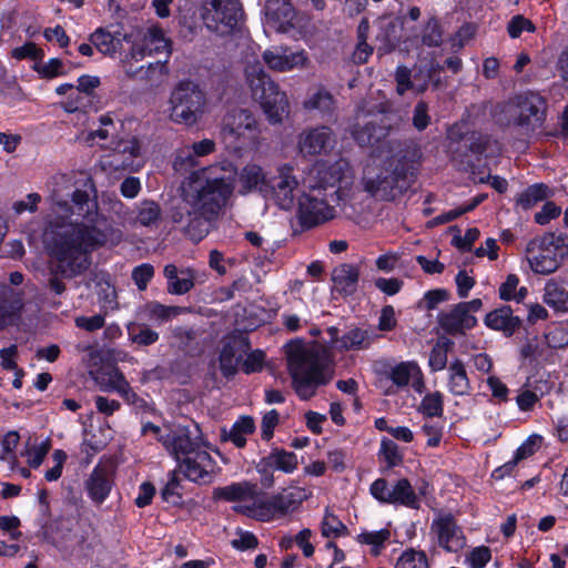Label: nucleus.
<instances>
[{
	"mask_svg": "<svg viewBox=\"0 0 568 568\" xmlns=\"http://www.w3.org/2000/svg\"><path fill=\"white\" fill-rule=\"evenodd\" d=\"M547 345L551 348H564L568 346V325L559 324L551 327L546 334Z\"/></svg>",
	"mask_w": 568,
	"mask_h": 568,
	"instance_id": "52",
	"label": "nucleus"
},
{
	"mask_svg": "<svg viewBox=\"0 0 568 568\" xmlns=\"http://www.w3.org/2000/svg\"><path fill=\"white\" fill-rule=\"evenodd\" d=\"M172 477L161 490L162 499L172 505H179L182 501V496L179 491L180 480L176 477V471L171 473Z\"/></svg>",
	"mask_w": 568,
	"mask_h": 568,
	"instance_id": "58",
	"label": "nucleus"
},
{
	"mask_svg": "<svg viewBox=\"0 0 568 568\" xmlns=\"http://www.w3.org/2000/svg\"><path fill=\"white\" fill-rule=\"evenodd\" d=\"M432 529L436 532L438 545L450 552L465 546V537L453 515L440 516L434 520Z\"/></svg>",
	"mask_w": 568,
	"mask_h": 568,
	"instance_id": "18",
	"label": "nucleus"
},
{
	"mask_svg": "<svg viewBox=\"0 0 568 568\" xmlns=\"http://www.w3.org/2000/svg\"><path fill=\"white\" fill-rule=\"evenodd\" d=\"M418 75L419 73L412 72L408 68L400 65L396 69L395 79L397 82V91L399 94H403L409 89H415L417 92H424L426 90V83L418 84Z\"/></svg>",
	"mask_w": 568,
	"mask_h": 568,
	"instance_id": "43",
	"label": "nucleus"
},
{
	"mask_svg": "<svg viewBox=\"0 0 568 568\" xmlns=\"http://www.w3.org/2000/svg\"><path fill=\"white\" fill-rule=\"evenodd\" d=\"M514 116V124L521 128L525 133L534 131L545 119L544 100L532 93L518 97Z\"/></svg>",
	"mask_w": 568,
	"mask_h": 568,
	"instance_id": "14",
	"label": "nucleus"
},
{
	"mask_svg": "<svg viewBox=\"0 0 568 568\" xmlns=\"http://www.w3.org/2000/svg\"><path fill=\"white\" fill-rule=\"evenodd\" d=\"M381 453L383 454L388 467L397 466L402 463L403 457L398 452V446L390 439H383L381 444Z\"/></svg>",
	"mask_w": 568,
	"mask_h": 568,
	"instance_id": "62",
	"label": "nucleus"
},
{
	"mask_svg": "<svg viewBox=\"0 0 568 568\" xmlns=\"http://www.w3.org/2000/svg\"><path fill=\"white\" fill-rule=\"evenodd\" d=\"M449 390L456 396H464L470 389L469 379L467 377L466 368L460 359L454 361L449 365Z\"/></svg>",
	"mask_w": 568,
	"mask_h": 568,
	"instance_id": "36",
	"label": "nucleus"
},
{
	"mask_svg": "<svg viewBox=\"0 0 568 568\" xmlns=\"http://www.w3.org/2000/svg\"><path fill=\"white\" fill-rule=\"evenodd\" d=\"M542 246H548L555 252L565 256L568 252V236L564 234L556 235L555 233H547L540 240Z\"/></svg>",
	"mask_w": 568,
	"mask_h": 568,
	"instance_id": "59",
	"label": "nucleus"
},
{
	"mask_svg": "<svg viewBox=\"0 0 568 568\" xmlns=\"http://www.w3.org/2000/svg\"><path fill=\"white\" fill-rule=\"evenodd\" d=\"M178 463L189 480L200 484L211 481L214 462L205 449Z\"/></svg>",
	"mask_w": 568,
	"mask_h": 568,
	"instance_id": "20",
	"label": "nucleus"
},
{
	"mask_svg": "<svg viewBox=\"0 0 568 568\" xmlns=\"http://www.w3.org/2000/svg\"><path fill=\"white\" fill-rule=\"evenodd\" d=\"M390 155L375 178H364V190L381 201H392L416 181L423 152L413 139L389 142Z\"/></svg>",
	"mask_w": 568,
	"mask_h": 568,
	"instance_id": "3",
	"label": "nucleus"
},
{
	"mask_svg": "<svg viewBox=\"0 0 568 568\" xmlns=\"http://www.w3.org/2000/svg\"><path fill=\"white\" fill-rule=\"evenodd\" d=\"M179 276L173 282L168 283V292L170 294L183 295L194 287V274L191 268L181 270Z\"/></svg>",
	"mask_w": 568,
	"mask_h": 568,
	"instance_id": "49",
	"label": "nucleus"
},
{
	"mask_svg": "<svg viewBox=\"0 0 568 568\" xmlns=\"http://www.w3.org/2000/svg\"><path fill=\"white\" fill-rule=\"evenodd\" d=\"M371 344L369 335L366 329L362 328H352L346 334L341 337V349H352V348H366Z\"/></svg>",
	"mask_w": 568,
	"mask_h": 568,
	"instance_id": "45",
	"label": "nucleus"
},
{
	"mask_svg": "<svg viewBox=\"0 0 568 568\" xmlns=\"http://www.w3.org/2000/svg\"><path fill=\"white\" fill-rule=\"evenodd\" d=\"M528 262L531 270L539 274H550L561 264L562 256L548 246H542L538 240L527 245Z\"/></svg>",
	"mask_w": 568,
	"mask_h": 568,
	"instance_id": "19",
	"label": "nucleus"
},
{
	"mask_svg": "<svg viewBox=\"0 0 568 568\" xmlns=\"http://www.w3.org/2000/svg\"><path fill=\"white\" fill-rule=\"evenodd\" d=\"M130 339L141 346H149L159 339V334L145 324L131 323L128 325Z\"/></svg>",
	"mask_w": 568,
	"mask_h": 568,
	"instance_id": "44",
	"label": "nucleus"
},
{
	"mask_svg": "<svg viewBox=\"0 0 568 568\" xmlns=\"http://www.w3.org/2000/svg\"><path fill=\"white\" fill-rule=\"evenodd\" d=\"M419 410L427 417H440L443 415V396L439 392L426 395L419 406Z\"/></svg>",
	"mask_w": 568,
	"mask_h": 568,
	"instance_id": "51",
	"label": "nucleus"
},
{
	"mask_svg": "<svg viewBox=\"0 0 568 568\" xmlns=\"http://www.w3.org/2000/svg\"><path fill=\"white\" fill-rule=\"evenodd\" d=\"M170 104L171 120L191 126L202 118L206 97L199 84L192 81H181L171 93Z\"/></svg>",
	"mask_w": 568,
	"mask_h": 568,
	"instance_id": "9",
	"label": "nucleus"
},
{
	"mask_svg": "<svg viewBox=\"0 0 568 568\" xmlns=\"http://www.w3.org/2000/svg\"><path fill=\"white\" fill-rule=\"evenodd\" d=\"M342 166L315 165L304 180L307 190L298 201L296 217L303 230L316 227L335 216V207L341 200L339 182L342 180Z\"/></svg>",
	"mask_w": 568,
	"mask_h": 568,
	"instance_id": "4",
	"label": "nucleus"
},
{
	"mask_svg": "<svg viewBox=\"0 0 568 568\" xmlns=\"http://www.w3.org/2000/svg\"><path fill=\"white\" fill-rule=\"evenodd\" d=\"M453 345V341L445 338L444 341H438L432 348L429 354V366L433 371H442L446 367L447 353Z\"/></svg>",
	"mask_w": 568,
	"mask_h": 568,
	"instance_id": "47",
	"label": "nucleus"
},
{
	"mask_svg": "<svg viewBox=\"0 0 568 568\" xmlns=\"http://www.w3.org/2000/svg\"><path fill=\"white\" fill-rule=\"evenodd\" d=\"M359 268L356 265L343 263L332 272L333 292L347 297L357 291Z\"/></svg>",
	"mask_w": 568,
	"mask_h": 568,
	"instance_id": "26",
	"label": "nucleus"
},
{
	"mask_svg": "<svg viewBox=\"0 0 568 568\" xmlns=\"http://www.w3.org/2000/svg\"><path fill=\"white\" fill-rule=\"evenodd\" d=\"M298 465L297 456L292 452L275 448L264 457L258 467L275 468L285 473H292Z\"/></svg>",
	"mask_w": 568,
	"mask_h": 568,
	"instance_id": "34",
	"label": "nucleus"
},
{
	"mask_svg": "<svg viewBox=\"0 0 568 568\" xmlns=\"http://www.w3.org/2000/svg\"><path fill=\"white\" fill-rule=\"evenodd\" d=\"M395 568H429V565L424 551L409 548L399 556Z\"/></svg>",
	"mask_w": 568,
	"mask_h": 568,
	"instance_id": "46",
	"label": "nucleus"
},
{
	"mask_svg": "<svg viewBox=\"0 0 568 568\" xmlns=\"http://www.w3.org/2000/svg\"><path fill=\"white\" fill-rule=\"evenodd\" d=\"M485 324L496 331H503L507 336L513 335L521 325L519 316L514 315V310L504 305L489 312L485 317Z\"/></svg>",
	"mask_w": 568,
	"mask_h": 568,
	"instance_id": "30",
	"label": "nucleus"
},
{
	"mask_svg": "<svg viewBox=\"0 0 568 568\" xmlns=\"http://www.w3.org/2000/svg\"><path fill=\"white\" fill-rule=\"evenodd\" d=\"M33 69L44 79H53L67 73L63 62L58 58H52L47 62H37Z\"/></svg>",
	"mask_w": 568,
	"mask_h": 568,
	"instance_id": "50",
	"label": "nucleus"
},
{
	"mask_svg": "<svg viewBox=\"0 0 568 568\" xmlns=\"http://www.w3.org/2000/svg\"><path fill=\"white\" fill-rule=\"evenodd\" d=\"M347 527L333 514L326 511L322 521V535L326 538L338 537Z\"/></svg>",
	"mask_w": 568,
	"mask_h": 568,
	"instance_id": "55",
	"label": "nucleus"
},
{
	"mask_svg": "<svg viewBox=\"0 0 568 568\" xmlns=\"http://www.w3.org/2000/svg\"><path fill=\"white\" fill-rule=\"evenodd\" d=\"M154 276V267L149 263H143L132 271V280L138 286L139 291H144L149 282Z\"/></svg>",
	"mask_w": 568,
	"mask_h": 568,
	"instance_id": "60",
	"label": "nucleus"
},
{
	"mask_svg": "<svg viewBox=\"0 0 568 568\" xmlns=\"http://www.w3.org/2000/svg\"><path fill=\"white\" fill-rule=\"evenodd\" d=\"M111 466L98 465L87 479L85 488L95 504H102L109 496L113 484Z\"/></svg>",
	"mask_w": 568,
	"mask_h": 568,
	"instance_id": "23",
	"label": "nucleus"
},
{
	"mask_svg": "<svg viewBox=\"0 0 568 568\" xmlns=\"http://www.w3.org/2000/svg\"><path fill=\"white\" fill-rule=\"evenodd\" d=\"M539 439V436H530L518 447L514 459L497 468L494 471V476L497 478L504 477L506 474H509L520 460L531 456L536 452L537 443Z\"/></svg>",
	"mask_w": 568,
	"mask_h": 568,
	"instance_id": "37",
	"label": "nucleus"
},
{
	"mask_svg": "<svg viewBox=\"0 0 568 568\" xmlns=\"http://www.w3.org/2000/svg\"><path fill=\"white\" fill-rule=\"evenodd\" d=\"M263 59L272 70L278 72H286L295 67L303 65L306 60L303 51L293 52L284 47L266 50L263 53Z\"/></svg>",
	"mask_w": 568,
	"mask_h": 568,
	"instance_id": "25",
	"label": "nucleus"
},
{
	"mask_svg": "<svg viewBox=\"0 0 568 568\" xmlns=\"http://www.w3.org/2000/svg\"><path fill=\"white\" fill-rule=\"evenodd\" d=\"M491 558V551L487 546L474 548L467 557L470 568H484Z\"/></svg>",
	"mask_w": 568,
	"mask_h": 568,
	"instance_id": "64",
	"label": "nucleus"
},
{
	"mask_svg": "<svg viewBox=\"0 0 568 568\" xmlns=\"http://www.w3.org/2000/svg\"><path fill=\"white\" fill-rule=\"evenodd\" d=\"M170 42L160 30H150L141 43H134L122 64L125 74L150 87L160 85L168 74Z\"/></svg>",
	"mask_w": 568,
	"mask_h": 568,
	"instance_id": "6",
	"label": "nucleus"
},
{
	"mask_svg": "<svg viewBox=\"0 0 568 568\" xmlns=\"http://www.w3.org/2000/svg\"><path fill=\"white\" fill-rule=\"evenodd\" d=\"M102 376L103 381L106 377V382L104 383L105 389L116 390L121 395H129V393H131V387L119 368L112 367L103 372Z\"/></svg>",
	"mask_w": 568,
	"mask_h": 568,
	"instance_id": "48",
	"label": "nucleus"
},
{
	"mask_svg": "<svg viewBox=\"0 0 568 568\" xmlns=\"http://www.w3.org/2000/svg\"><path fill=\"white\" fill-rule=\"evenodd\" d=\"M123 41H129V37L119 27L114 30L99 28L90 36L92 45L109 57H113L122 48Z\"/></svg>",
	"mask_w": 568,
	"mask_h": 568,
	"instance_id": "28",
	"label": "nucleus"
},
{
	"mask_svg": "<svg viewBox=\"0 0 568 568\" xmlns=\"http://www.w3.org/2000/svg\"><path fill=\"white\" fill-rule=\"evenodd\" d=\"M526 30L528 32H535V24L521 14L514 16L507 24V31L510 38H518L521 32Z\"/></svg>",
	"mask_w": 568,
	"mask_h": 568,
	"instance_id": "56",
	"label": "nucleus"
},
{
	"mask_svg": "<svg viewBox=\"0 0 568 568\" xmlns=\"http://www.w3.org/2000/svg\"><path fill=\"white\" fill-rule=\"evenodd\" d=\"M388 503H399L402 505L418 508L417 497L408 479L403 478L397 481L388 495Z\"/></svg>",
	"mask_w": 568,
	"mask_h": 568,
	"instance_id": "38",
	"label": "nucleus"
},
{
	"mask_svg": "<svg viewBox=\"0 0 568 568\" xmlns=\"http://www.w3.org/2000/svg\"><path fill=\"white\" fill-rule=\"evenodd\" d=\"M192 152L182 151L178 154L174 161V169L181 170L183 166H193L195 164L194 155L205 156L215 150V142L211 139H203L202 141L194 142L191 146Z\"/></svg>",
	"mask_w": 568,
	"mask_h": 568,
	"instance_id": "35",
	"label": "nucleus"
},
{
	"mask_svg": "<svg viewBox=\"0 0 568 568\" xmlns=\"http://www.w3.org/2000/svg\"><path fill=\"white\" fill-rule=\"evenodd\" d=\"M439 326L449 335H464L467 329L477 324V320L471 314H466L459 304L447 312L438 314Z\"/></svg>",
	"mask_w": 568,
	"mask_h": 568,
	"instance_id": "24",
	"label": "nucleus"
},
{
	"mask_svg": "<svg viewBox=\"0 0 568 568\" xmlns=\"http://www.w3.org/2000/svg\"><path fill=\"white\" fill-rule=\"evenodd\" d=\"M549 193V187L546 184H534L518 195L516 203L524 210H529L538 202L546 200Z\"/></svg>",
	"mask_w": 568,
	"mask_h": 568,
	"instance_id": "42",
	"label": "nucleus"
},
{
	"mask_svg": "<svg viewBox=\"0 0 568 568\" xmlns=\"http://www.w3.org/2000/svg\"><path fill=\"white\" fill-rule=\"evenodd\" d=\"M203 18L209 29L229 36L242 29L245 13L240 0H206Z\"/></svg>",
	"mask_w": 568,
	"mask_h": 568,
	"instance_id": "11",
	"label": "nucleus"
},
{
	"mask_svg": "<svg viewBox=\"0 0 568 568\" xmlns=\"http://www.w3.org/2000/svg\"><path fill=\"white\" fill-rule=\"evenodd\" d=\"M236 176L230 161L192 172L180 202L170 209L171 221L192 241L204 239L231 197Z\"/></svg>",
	"mask_w": 568,
	"mask_h": 568,
	"instance_id": "2",
	"label": "nucleus"
},
{
	"mask_svg": "<svg viewBox=\"0 0 568 568\" xmlns=\"http://www.w3.org/2000/svg\"><path fill=\"white\" fill-rule=\"evenodd\" d=\"M72 215L84 222H51L45 233V245L50 256L48 287L57 295L65 292L63 278L71 280L83 274L91 265V252L104 245L112 232L111 224L98 213V203L83 190L72 194V206L60 204Z\"/></svg>",
	"mask_w": 568,
	"mask_h": 568,
	"instance_id": "1",
	"label": "nucleus"
},
{
	"mask_svg": "<svg viewBox=\"0 0 568 568\" xmlns=\"http://www.w3.org/2000/svg\"><path fill=\"white\" fill-rule=\"evenodd\" d=\"M246 78L253 98L260 102L268 121L273 124L281 123L290 112L286 94L258 64L247 67Z\"/></svg>",
	"mask_w": 568,
	"mask_h": 568,
	"instance_id": "8",
	"label": "nucleus"
},
{
	"mask_svg": "<svg viewBox=\"0 0 568 568\" xmlns=\"http://www.w3.org/2000/svg\"><path fill=\"white\" fill-rule=\"evenodd\" d=\"M248 338L242 334H232L224 341L220 353V369L224 377L231 378L237 372V366L243 356L250 351Z\"/></svg>",
	"mask_w": 568,
	"mask_h": 568,
	"instance_id": "16",
	"label": "nucleus"
},
{
	"mask_svg": "<svg viewBox=\"0 0 568 568\" xmlns=\"http://www.w3.org/2000/svg\"><path fill=\"white\" fill-rule=\"evenodd\" d=\"M254 430V419L251 416H242L229 430L226 428L221 429V439L230 440L236 447L242 448L246 445V436L253 434Z\"/></svg>",
	"mask_w": 568,
	"mask_h": 568,
	"instance_id": "33",
	"label": "nucleus"
},
{
	"mask_svg": "<svg viewBox=\"0 0 568 568\" xmlns=\"http://www.w3.org/2000/svg\"><path fill=\"white\" fill-rule=\"evenodd\" d=\"M286 347L294 389L307 400L315 395L317 386L326 385L333 377L329 353L321 346L305 347L301 342H291Z\"/></svg>",
	"mask_w": 568,
	"mask_h": 568,
	"instance_id": "5",
	"label": "nucleus"
},
{
	"mask_svg": "<svg viewBox=\"0 0 568 568\" xmlns=\"http://www.w3.org/2000/svg\"><path fill=\"white\" fill-rule=\"evenodd\" d=\"M145 311L151 317H155L162 321H166L172 316L179 314V307L176 306H165L158 302H150L145 305Z\"/></svg>",
	"mask_w": 568,
	"mask_h": 568,
	"instance_id": "61",
	"label": "nucleus"
},
{
	"mask_svg": "<svg viewBox=\"0 0 568 568\" xmlns=\"http://www.w3.org/2000/svg\"><path fill=\"white\" fill-rule=\"evenodd\" d=\"M390 537V532L388 529H382L378 531L372 532H362L357 536V540L361 544L373 545L375 548H379L387 541ZM373 552L377 555L378 549H374Z\"/></svg>",
	"mask_w": 568,
	"mask_h": 568,
	"instance_id": "57",
	"label": "nucleus"
},
{
	"mask_svg": "<svg viewBox=\"0 0 568 568\" xmlns=\"http://www.w3.org/2000/svg\"><path fill=\"white\" fill-rule=\"evenodd\" d=\"M544 302L556 312H567L568 291L555 282H548L545 286Z\"/></svg>",
	"mask_w": 568,
	"mask_h": 568,
	"instance_id": "39",
	"label": "nucleus"
},
{
	"mask_svg": "<svg viewBox=\"0 0 568 568\" xmlns=\"http://www.w3.org/2000/svg\"><path fill=\"white\" fill-rule=\"evenodd\" d=\"M239 175L242 186L247 191H251L256 187H260V190L262 191L263 187H267L265 174L262 168L256 164L245 165Z\"/></svg>",
	"mask_w": 568,
	"mask_h": 568,
	"instance_id": "41",
	"label": "nucleus"
},
{
	"mask_svg": "<svg viewBox=\"0 0 568 568\" xmlns=\"http://www.w3.org/2000/svg\"><path fill=\"white\" fill-rule=\"evenodd\" d=\"M113 151L114 154L111 165L115 169L134 171L140 168L141 163L138 161L140 158V143L136 139L116 142Z\"/></svg>",
	"mask_w": 568,
	"mask_h": 568,
	"instance_id": "27",
	"label": "nucleus"
},
{
	"mask_svg": "<svg viewBox=\"0 0 568 568\" xmlns=\"http://www.w3.org/2000/svg\"><path fill=\"white\" fill-rule=\"evenodd\" d=\"M100 85V79L94 75H81L78 79V85L75 87V97H72V94H69L68 102L65 103V111L67 112H74L79 110L80 108H84L87 104L84 102V99L80 97L81 93L85 94L87 97H91L94 93V90Z\"/></svg>",
	"mask_w": 568,
	"mask_h": 568,
	"instance_id": "32",
	"label": "nucleus"
},
{
	"mask_svg": "<svg viewBox=\"0 0 568 568\" xmlns=\"http://www.w3.org/2000/svg\"><path fill=\"white\" fill-rule=\"evenodd\" d=\"M303 109L310 113L316 112L323 120H331L335 114L336 100L324 85L317 84L308 89Z\"/></svg>",
	"mask_w": 568,
	"mask_h": 568,
	"instance_id": "21",
	"label": "nucleus"
},
{
	"mask_svg": "<svg viewBox=\"0 0 568 568\" xmlns=\"http://www.w3.org/2000/svg\"><path fill=\"white\" fill-rule=\"evenodd\" d=\"M213 498L226 501H250V504L236 505L233 509L260 521H270L276 514L271 500L265 499V493L257 484L250 481L217 487L213 491Z\"/></svg>",
	"mask_w": 568,
	"mask_h": 568,
	"instance_id": "7",
	"label": "nucleus"
},
{
	"mask_svg": "<svg viewBox=\"0 0 568 568\" xmlns=\"http://www.w3.org/2000/svg\"><path fill=\"white\" fill-rule=\"evenodd\" d=\"M266 22L278 32L293 28L295 10L290 0H266L264 6Z\"/></svg>",
	"mask_w": 568,
	"mask_h": 568,
	"instance_id": "22",
	"label": "nucleus"
},
{
	"mask_svg": "<svg viewBox=\"0 0 568 568\" xmlns=\"http://www.w3.org/2000/svg\"><path fill=\"white\" fill-rule=\"evenodd\" d=\"M336 136L327 125H317L303 130L298 134L297 145L303 155L327 154L334 149Z\"/></svg>",
	"mask_w": 568,
	"mask_h": 568,
	"instance_id": "13",
	"label": "nucleus"
},
{
	"mask_svg": "<svg viewBox=\"0 0 568 568\" xmlns=\"http://www.w3.org/2000/svg\"><path fill=\"white\" fill-rule=\"evenodd\" d=\"M21 294L7 284L0 285V331L11 325L22 310Z\"/></svg>",
	"mask_w": 568,
	"mask_h": 568,
	"instance_id": "29",
	"label": "nucleus"
},
{
	"mask_svg": "<svg viewBox=\"0 0 568 568\" xmlns=\"http://www.w3.org/2000/svg\"><path fill=\"white\" fill-rule=\"evenodd\" d=\"M260 133L258 122L247 109H232L223 118L221 135L230 143L243 148H257Z\"/></svg>",
	"mask_w": 568,
	"mask_h": 568,
	"instance_id": "10",
	"label": "nucleus"
},
{
	"mask_svg": "<svg viewBox=\"0 0 568 568\" xmlns=\"http://www.w3.org/2000/svg\"><path fill=\"white\" fill-rule=\"evenodd\" d=\"M443 41L439 22L436 18H430L423 31L422 42L427 47H438Z\"/></svg>",
	"mask_w": 568,
	"mask_h": 568,
	"instance_id": "54",
	"label": "nucleus"
},
{
	"mask_svg": "<svg viewBox=\"0 0 568 568\" xmlns=\"http://www.w3.org/2000/svg\"><path fill=\"white\" fill-rule=\"evenodd\" d=\"M20 440V435L16 430L8 432L1 442L2 445V454L0 456L1 460H7L12 464V468L17 464V456L14 455V449L18 446Z\"/></svg>",
	"mask_w": 568,
	"mask_h": 568,
	"instance_id": "53",
	"label": "nucleus"
},
{
	"mask_svg": "<svg viewBox=\"0 0 568 568\" xmlns=\"http://www.w3.org/2000/svg\"><path fill=\"white\" fill-rule=\"evenodd\" d=\"M11 54L14 59L22 60L29 58L36 61V63L43 58V51L33 42H27L22 47L14 48Z\"/></svg>",
	"mask_w": 568,
	"mask_h": 568,
	"instance_id": "63",
	"label": "nucleus"
},
{
	"mask_svg": "<svg viewBox=\"0 0 568 568\" xmlns=\"http://www.w3.org/2000/svg\"><path fill=\"white\" fill-rule=\"evenodd\" d=\"M162 214L161 206L153 200H143L136 207L135 222L143 226L155 225Z\"/></svg>",
	"mask_w": 568,
	"mask_h": 568,
	"instance_id": "40",
	"label": "nucleus"
},
{
	"mask_svg": "<svg viewBox=\"0 0 568 568\" xmlns=\"http://www.w3.org/2000/svg\"><path fill=\"white\" fill-rule=\"evenodd\" d=\"M271 187L275 203L282 210H290L294 205L295 190L298 181L294 175L293 166L283 164L277 169V174L271 178L266 184Z\"/></svg>",
	"mask_w": 568,
	"mask_h": 568,
	"instance_id": "15",
	"label": "nucleus"
},
{
	"mask_svg": "<svg viewBox=\"0 0 568 568\" xmlns=\"http://www.w3.org/2000/svg\"><path fill=\"white\" fill-rule=\"evenodd\" d=\"M159 440L166 450L180 462L186 457H191L204 450L205 443L202 432L197 424L179 425L163 436Z\"/></svg>",
	"mask_w": 568,
	"mask_h": 568,
	"instance_id": "12",
	"label": "nucleus"
},
{
	"mask_svg": "<svg viewBox=\"0 0 568 568\" xmlns=\"http://www.w3.org/2000/svg\"><path fill=\"white\" fill-rule=\"evenodd\" d=\"M392 130L386 116H375L364 123H356L352 128V136L359 146H376L386 139Z\"/></svg>",
	"mask_w": 568,
	"mask_h": 568,
	"instance_id": "17",
	"label": "nucleus"
},
{
	"mask_svg": "<svg viewBox=\"0 0 568 568\" xmlns=\"http://www.w3.org/2000/svg\"><path fill=\"white\" fill-rule=\"evenodd\" d=\"M490 143L491 140L488 135L481 134L479 132H471L470 134L464 136L459 143L458 149L453 151V160L457 161L459 156H465L466 160L460 159V162L466 163L467 165H471V160L467 154H462V149L468 150L475 155H480L488 150Z\"/></svg>",
	"mask_w": 568,
	"mask_h": 568,
	"instance_id": "31",
	"label": "nucleus"
}]
</instances>
